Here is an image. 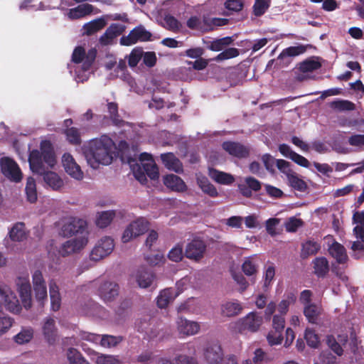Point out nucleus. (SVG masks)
<instances>
[{
    "label": "nucleus",
    "mask_w": 364,
    "mask_h": 364,
    "mask_svg": "<svg viewBox=\"0 0 364 364\" xmlns=\"http://www.w3.org/2000/svg\"><path fill=\"white\" fill-rule=\"evenodd\" d=\"M32 282L36 299L43 304L48 299L47 287L41 271L36 269L32 273Z\"/></svg>",
    "instance_id": "15"
},
{
    "label": "nucleus",
    "mask_w": 364,
    "mask_h": 364,
    "mask_svg": "<svg viewBox=\"0 0 364 364\" xmlns=\"http://www.w3.org/2000/svg\"><path fill=\"white\" fill-rule=\"evenodd\" d=\"M65 135L68 141L73 144H77L80 142V136L77 129L74 127L68 128L65 130Z\"/></svg>",
    "instance_id": "59"
},
{
    "label": "nucleus",
    "mask_w": 364,
    "mask_h": 364,
    "mask_svg": "<svg viewBox=\"0 0 364 364\" xmlns=\"http://www.w3.org/2000/svg\"><path fill=\"white\" fill-rule=\"evenodd\" d=\"M326 344L336 355L341 356L343 354V346L346 345L348 341V335L346 333H341L334 335H328L326 336Z\"/></svg>",
    "instance_id": "22"
},
{
    "label": "nucleus",
    "mask_w": 364,
    "mask_h": 364,
    "mask_svg": "<svg viewBox=\"0 0 364 364\" xmlns=\"http://www.w3.org/2000/svg\"><path fill=\"white\" fill-rule=\"evenodd\" d=\"M232 39L231 37H225L217 39L211 42L209 48L213 51H220L223 50L226 46L231 44Z\"/></svg>",
    "instance_id": "52"
},
{
    "label": "nucleus",
    "mask_w": 364,
    "mask_h": 364,
    "mask_svg": "<svg viewBox=\"0 0 364 364\" xmlns=\"http://www.w3.org/2000/svg\"><path fill=\"white\" fill-rule=\"evenodd\" d=\"M164 27L172 31H178L181 28V23L173 16L166 15L163 23Z\"/></svg>",
    "instance_id": "53"
},
{
    "label": "nucleus",
    "mask_w": 364,
    "mask_h": 364,
    "mask_svg": "<svg viewBox=\"0 0 364 364\" xmlns=\"http://www.w3.org/2000/svg\"><path fill=\"white\" fill-rule=\"evenodd\" d=\"M60 234L63 237H85L89 239V232L85 220L75 218L68 217L63 220Z\"/></svg>",
    "instance_id": "6"
},
{
    "label": "nucleus",
    "mask_w": 364,
    "mask_h": 364,
    "mask_svg": "<svg viewBox=\"0 0 364 364\" xmlns=\"http://www.w3.org/2000/svg\"><path fill=\"white\" fill-rule=\"evenodd\" d=\"M1 167L3 174L11 181L18 182L22 178V173L17 164L10 158L4 157L1 160Z\"/></svg>",
    "instance_id": "16"
},
{
    "label": "nucleus",
    "mask_w": 364,
    "mask_h": 364,
    "mask_svg": "<svg viewBox=\"0 0 364 364\" xmlns=\"http://www.w3.org/2000/svg\"><path fill=\"white\" fill-rule=\"evenodd\" d=\"M350 146L361 148L364 146V134H353L348 138Z\"/></svg>",
    "instance_id": "64"
},
{
    "label": "nucleus",
    "mask_w": 364,
    "mask_h": 364,
    "mask_svg": "<svg viewBox=\"0 0 364 364\" xmlns=\"http://www.w3.org/2000/svg\"><path fill=\"white\" fill-rule=\"evenodd\" d=\"M284 225L287 232H294L302 225V221L296 217H291L286 221Z\"/></svg>",
    "instance_id": "58"
},
{
    "label": "nucleus",
    "mask_w": 364,
    "mask_h": 364,
    "mask_svg": "<svg viewBox=\"0 0 364 364\" xmlns=\"http://www.w3.org/2000/svg\"><path fill=\"white\" fill-rule=\"evenodd\" d=\"M143 51L141 49H134L129 56V65L134 67L142 58Z\"/></svg>",
    "instance_id": "62"
},
{
    "label": "nucleus",
    "mask_w": 364,
    "mask_h": 364,
    "mask_svg": "<svg viewBox=\"0 0 364 364\" xmlns=\"http://www.w3.org/2000/svg\"><path fill=\"white\" fill-rule=\"evenodd\" d=\"M223 148L230 155L235 157L242 158L248 155L247 149L239 143L225 141L223 144Z\"/></svg>",
    "instance_id": "24"
},
{
    "label": "nucleus",
    "mask_w": 364,
    "mask_h": 364,
    "mask_svg": "<svg viewBox=\"0 0 364 364\" xmlns=\"http://www.w3.org/2000/svg\"><path fill=\"white\" fill-rule=\"evenodd\" d=\"M88 241L89 239L85 237H75L62 244L59 249V254L66 257L78 252L86 247Z\"/></svg>",
    "instance_id": "13"
},
{
    "label": "nucleus",
    "mask_w": 364,
    "mask_h": 364,
    "mask_svg": "<svg viewBox=\"0 0 364 364\" xmlns=\"http://www.w3.org/2000/svg\"><path fill=\"white\" fill-rule=\"evenodd\" d=\"M271 0H255L252 6L253 14L256 16L263 15L270 6Z\"/></svg>",
    "instance_id": "48"
},
{
    "label": "nucleus",
    "mask_w": 364,
    "mask_h": 364,
    "mask_svg": "<svg viewBox=\"0 0 364 364\" xmlns=\"http://www.w3.org/2000/svg\"><path fill=\"white\" fill-rule=\"evenodd\" d=\"M206 252L205 243L199 239H194L188 242L185 249V256L193 261L200 262Z\"/></svg>",
    "instance_id": "14"
},
{
    "label": "nucleus",
    "mask_w": 364,
    "mask_h": 364,
    "mask_svg": "<svg viewBox=\"0 0 364 364\" xmlns=\"http://www.w3.org/2000/svg\"><path fill=\"white\" fill-rule=\"evenodd\" d=\"M168 258L173 262H179L183 258V248L181 245H177L173 247L168 253Z\"/></svg>",
    "instance_id": "61"
},
{
    "label": "nucleus",
    "mask_w": 364,
    "mask_h": 364,
    "mask_svg": "<svg viewBox=\"0 0 364 364\" xmlns=\"http://www.w3.org/2000/svg\"><path fill=\"white\" fill-rule=\"evenodd\" d=\"M262 324L263 317L260 314L251 311L232 323V328L236 333L246 335L258 332Z\"/></svg>",
    "instance_id": "5"
},
{
    "label": "nucleus",
    "mask_w": 364,
    "mask_h": 364,
    "mask_svg": "<svg viewBox=\"0 0 364 364\" xmlns=\"http://www.w3.org/2000/svg\"><path fill=\"white\" fill-rule=\"evenodd\" d=\"M66 358L69 364H90L80 352L74 348H69L67 350Z\"/></svg>",
    "instance_id": "39"
},
{
    "label": "nucleus",
    "mask_w": 364,
    "mask_h": 364,
    "mask_svg": "<svg viewBox=\"0 0 364 364\" xmlns=\"http://www.w3.org/2000/svg\"><path fill=\"white\" fill-rule=\"evenodd\" d=\"M122 341V337L109 335H101L99 345L104 348H112L116 346Z\"/></svg>",
    "instance_id": "49"
},
{
    "label": "nucleus",
    "mask_w": 364,
    "mask_h": 364,
    "mask_svg": "<svg viewBox=\"0 0 364 364\" xmlns=\"http://www.w3.org/2000/svg\"><path fill=\"white\" fill-rule=\"evenodd\" d=\"M154 275L146 269H139L135 274V280L140 288H148L151 287L154 280Z\"/></svg>",
    "instance_id": "25"
},
{
    "label": "nucleus",
    "mask_w": 364,
    "mask_h": 364,
    "mask_svg": "<svg viewBox=\"0 0 364 364\" xmlns=\"http://www.w3.org/2000/svg\"><path fill=\"white\" fill-rule=\"evenodd\" d=\"M331 108L338 111H350L355 109V105L343 100H334L330 103Z\"/></svg>",
    "instance_id": "47"
},
{
    "label": "nucleus",
    "mask_w": 364,
    "mask_h": 364,
    "mask_svg": "<svg viewBox=\"0 0 364 364\" xmlns=\"http://www.w3.org/2000/svg\"><path fill=\"white\" fill-rule=\"evenodd\" d=\"M296 300V295L294 291H289L284 294L283 299L279 303L277 309L280 314L286 315L289 308L294 304Z\"/></svg>",
    "instance_id": "36"
},
{
    "label": "nucleus",
    "mask_w": 364,
    "mask_h": 364,
    "mask_svg": "<svg viewBox=\"0 0 364 364\" xmlns=\"http://www.w3.org/2000/svg\"><path fill=\"white\" fill-rule=\"evenodd\" d=\"M161 160L164 166L169 170L176 172L182 171V164L180 161L171 153L161 154Z\"/></svg>",
    "instance_id": "32"
},
{
    "label": "nucleus",
    "mask_w": 364,
    "mask_h": 364,
    "mask_svg": "<svg viewBox=\"0 0 364 364\" xmlns=\"http://www.w3.org/2000/svg\"><path fill=\"white\" fill-rule=\"evenodd\" d=\"M320 249V245L314 241H307L303 244L302 255L307 257L316 254Z\"/></svg>",
    "instance_id": "55"
},
{
    "label": "nucleus",
    "mask_w": 364,
    "mask_h": 364,
    "mask_svg": "<svg viewBox=\"0 0 364 364\" xmlns=\"http://www.w3.org/2000/svg\"><path fill=\"white\" fill-rule=\"evenodd\" d=\"M16 285L19 293L22 305L25 309H29L32 305L31 288L28 275H19L16 279Z\"/></svg>",
    "instance_id": "11"
},
{
    "label": "nucleus",
    "mask_w": 364,
    "mask_h": 364,
    "mask_svg": "<svg viewBox=\"0 0 364 364\" xmlns=\"http://www.w3.org/2000/svg\"><path fill=\"white\" fill-rule=\"evenodd\" d=\"M25 190L28 200L31 203L36 202L37 200L36 185L33 178H28Z\"/></svg>",
    "instance_id": "46"
},
{
    "label": "nucleus",
    "mask_w": 364,
    "mask_h": 364,
    "mask_svg": "<svg viewBox=\"0 0 364 364\" xmlns=\"http://www.w3.org/2000/svg\"><path fill=\"white\" fill-rule=\"evenodd\" d=\"M0 297L8 311L14 314H18L21 312V306L16 294L8 285L2 282H0Z\"/></svg>",
    "instance_id": "8"
},
{
    "label": "nucleus",
    "mask_w": 364,
    "mask_h": 364,
    "mask_svg": "<svg viewBox=\"0 0 364 364\" xmlns=\"http://www.w3.org/2000/svg\"><path fill=\"white\" fill-rule=\"evenodd\" d=\"M151 34L144 27L139 26L134 28L128 36L120 38V43L123 46H131L138 41L150 40Z\"/></svg>",
    "instance_id": "17"
},
{
    "label": "nucleus",
    "mask_w": 364,
    "mask_h": 364,
    "mask_svg": "<svg viewBox=\"0 0 364 364\" xmlns=\"http://www.w3.org/2000/svg\"><path fill=\"white\" fill-rule=\"evenodd\" d=\"M304 52L305 48L303 46H291L283 50L278 58L283 59L285 57H295Z\"/></svg>",
    "instance_id": "51"
},
{
    "label": "nucleus",
    "mask_w": 364,
    "mask_h": 364,
    "mask_svg": "<svg viewBox=\"0 0 364 364\" xmlns=\"http://www.w3.org/2000/svg\"><path fill=\"white\" fill-rule=\"evenodd\" d=\"M267 340L270 346L279 345L283 340L282 332L272 330L267 334Z\"/></svg>",
    "instance_id": "57"
},
{
    "label": "nucleus",
    "mask_w": 364,
    "mask_h": 364,
    "mask_svg": "<svg viewBox=\"0 0 364 364\" xmlns=\"http://www.w3.org/2000/svg\"><path fill=\"white\" fill-rule=\"evenodd\" d=\"M81 347L96 364H124L117 356L100 354L94 350L87 348L85 344H82Z\"/></svg>",
    "instance_id": "18"
},
{
    "label": "nucleus",
    "mask_w": 364,
    "mask_h": 364,
    "mask_svg": "<svg viewBox=\"0 0 364 364\" xmlns=\"http://www.w3.org/2000/svg\"><path fill=\"white\" fill-rule=\"evenodd\" d=\"M304 338L307 345L313 348L319 347L321 341L319 336L316 333L315 330L311 328H307L304 332Z\"/></svg>",
    "instance_id": "40"
},
{
    "label": "nucleus",
    "mask_w": 364,
    "mask_h": 364,
    "mask_svg": "<svg viewBox=\"0 0 364 364\" xmlns=\"http://www.w3.org/2000/svg\"><path fill=\"white\" fill-rule=\"evenodd\" d=\"M33 336V331L31 328H23L14 337V341L18 344L28 343Z\"/></svg>",
    "instance_id": "45"
},
{
    "label": "nucleus",
    "mask_w": 364,
    "mask_h": 364,
    "mask_svg": "<svg viewBox=\"0 0 364 364\" xmlns=\"http://www.w3.org/2000/svg\"><path fill=\"white\" fill-rule=\"evenodd\" d=\"M28 161L31 171L42 175L44 182L49 188L58 191L63 187L64 182L61 177L55 172L47 171L57 164L55 154L50 141H42L40 150L31 151Z\"/></svg>",
    "instance_id": "1"
},
{
    "label": "nucleus",
    "mask_w": 364,
    "mask_h": 364,
    "mask_svg": "<svg viewBox=\"0 0 364 364\" xmlns=\"http://www.w3.org/2000/svg\"><path fill=\"white\" fill-rule=\"evenodd\" d=\"M321 65L317 59L310 58L302 63L299 65V70L302 73H308L316 70L321 68Z\"/></svg>",
    "instance_id": "41"
},
{
    "label": "nucleus",
    "mask_w": 364,
    "mask_h": 364,
    "mask_svg": "<svg viewBox=\"0 0 364 364\" xmlns=\"http://www.w3.org/2000/svg\"><path fill=\"white\" fill-rule=\"evenodd\" d=\"M98 294L104 301H112L119 294V285L114 282L105 281L100 286Z\"/></svg>",
    "instance_id": "20"
},
{
    "label": "nucleus",
    "mask_w": 364,
    "mask_h": 364,
    "mask_svg": "<svg viewBox=\"0 0 364 364\" xmlns=\"http://www.w3.org/2000/svg\"><path fill=\"white\" fill-rule=\"evenodd\" d=\"M204 358L208 364H237L236 356L223 357V350L218 342L208 344L204 350Z\"/></svg>",
    "instance_id": "7"
},
{
    "label": "nucleus",
    "mask_w": 364,
    "mask_h": 364,
    "mask_svg": "<svg viewBox=\"0 0 364 364\" xmlns=\"http://www.w3.org/2000/svg\"><path fill=\"white\" fill-rule=\"evenodd\" d=\"M164 183L169 189L181 192L184 191L186 186L183 181L176 175L169 174L164 177Z\"/></svg>",
    "instance_id": "26"
},
{
    "label": "nucleus",
    "mask_w": 364,
    "mask_h": 364,
    "mask_svg": "<svg viewBox=\"0 0 364 364\" xmlns=\"http://www.w3.org/2000/svg\"><path fill=\"white\" fill-rule=\"evenodd\" d=\"M178 333L181 336H191L197 334L200 329L199 323L184 318H178L176 321Z\"/></svg>",
    "instance_id": "19"
},
{
    "label": "nucleus",
    "mask_w": 364,
    "mask_h": 364,
    "mask_svg": "<svg viewBox=\"0 0 364 364\" xmlns=\"http://www.w3.org/2000/svg\"><path fill=\"white\" fill-rule=\"evenodd\" d=\"M49 294L52 310L54 311L59 310L61 305V296L59 287L54 280H50L49 282Z\"/></svg>",
    "instance_id": "30"
},
{
    "label": "nucleus",
    "mask_w": 364,
    "mask_h": 364,
    "mask_svg": "<svg viewBox=\"0 0 364 364\" xmlns=\"http://www.w3.org/2000/svg\"><path fill=\"white\" fill-rule=\"evenodd\" d=\"M97 50L90 48L87 51L82 46L76 47L72 55V63L69 65L70 72L75 73V80L77 82L86 81L91 73V66L96 58Z\"/></svg>",
    "instance_id": "3"
},
{
    "label": "nucleus",
    "mask_w": 364,
    "mask_h": 364,
    "mask_svg": "<svg viewBox=\"0 0 364 364\" xmlns=\"http://www.w3.org/2000/svg\"><path fill=\"white\" fill-rule=\"evenodd\" d=\"M243 309L242 304L237 300L225 301L221 305V314L224 316L232 317L240 314Z\"/></svg>",
    "instance_id": "23"
},
{
    "label": "nucleus",
    "mask_w": 364,
    "mask_h": 364,
    "mask_svg": "<svg viewBox=\"0 0 364 364\" xmlns=\"http://www.w3.org/2000/svg\"><path fill=\"white\" fill-rule=\"evenodd\" d=\"M315 274L318 277H323L328 271V262L325 257H317L314 261Z\"/></svg>",
    "instance_id": "44"
},
{
    "label": "nucleus",
    "mask_w": 364,
    "mask_h": 364,
    "mask_svg": "<svg viewBox=\"0 0 364 364\" xmlns=\"http://www.w3.org/2000/svg\"><path fill=\"white\" fill-rule=\"evenodd\" d=\"M353 220L357 224L353 231L356 237L364 242V213H356L353 215Z\"/></svg>",
    "instance_id": "42"
},
{
    "label": "nucleus",
    "mask_w": 364,
    "mask_h": 364,
    "mask_svg": "<svg viewBox=\"0 0 364 364\" xmlns=\"http://www.w3.org/2000/svg\"><path fill=\"white\" fill-rule=\"evenodd\" d=\"M15 323V319L7 315L0 316V338L9 332Z\"/></svg>",
    "instance_id": "43"
},
{
    "label": "nucleus",
    "mask_w": 364,
    "mask_h": 364,
    "mask_svg": "<svg viewBox=\"0 0 364 364\" xmlns=\"http://www.w3.org/2000/svg\"><path fill=\"white\" fill-rule=\"evenodd\" d=\"M173 364H198L195 358L185 354H177L173 358Z\"/></svg>",
    "instance_id": "60"
},
{
    "label": "nucleus",
    "mask_w": 364,
    "mask_h": 364,
    "mask_svg": "<svg viewBox=\"0 0 364 364\" xmlns=\"http://www.w3.org/2000/svg\"><path fill=\"white\" fill-rule=\"evenodd\" d=\"M42 332L45 340L50 345L55 343L58 339V331L55 321L51 317L46 318L42 323Z\"/></svg>",
    "instance_id": "21"
},
{
    "label": "nucleus",
    "mask_w": 364,
    "mask_h": 364,
    "mask_svg": "<svg viewBox=\"0 0 364 364\" xmlns=\"http://www.w3.org/2000/svg\"><path fill=\"white\" fill-rule=\"evenodd\" d=\"M125 29V26L120 23H112L107 28V34H110L114 36V38H117L119 35H121Z\"/></svg>",
    "instance_id": "63"
},
{
    "label": "nucleus",
    "mask_w": 364,
    "mask_h": 364,
    "mask_svg": "<svg viewBox=\"0 0 364 364\" xmlns=\"http://www.w3.org/2000/svg\"><path fill=\"white\" fill-rule=\"evenodd\" d=\"M287 178L289 185L294 189L299 191H303L306 189V183L302 179H301L295 173L293 172L292 173L289 174Z\"/></svg>",
    "instance_id": "50"
},
{
    "label": "nucleus",
    "mask_w": 364,
    "mask_h": 364,
    "mask_svg": "<svg viewBox=\"0 0 364 364\" xmlns=\"http://www.w3.org/2000/svg\"><path fill=\"white\" fill-rule=\"evenodd\" d=\"M149 227L148 221L144 218H139L130 223L125 228L122 236L124 243L131 241L132 239L144 234Z\"/></svg>",
    "instance_id": "10"
},
{
    "label": "nucleus",
    "mask_w": 364,
    "mask_h": 364,
    "mask_svg": "<svg viewBox=\"0 0 364 364\" xmlns=\"http://www.w3.org/2000/svg\"><path fill=\"white\" fill-rule=\"evenodd\" d=\"M9 237L14 242L23 241L26 237L24 224L16 223L9 231Z\"/></svg>",
    "instance_id": "37"
},
{
    "label": "nucleus",
    "mask_w": 364,
    "mask_h": 364,
    "mask_svg": "<svg viewBox=\"0 0 364 364\" xmlns=\"http://www.w3.org/2000/svg\"><path fill=\"white\" fill-rule=\"evenodd\" d=\"M208 174L209 176L216 183L223 185H230L235 181L233 176L231 174L220 171L215 168H209Z\"/></svg>",
    "instance_id": "31"
},
{
    "label": "nucleus",
    "mask_w": 364,
    "mask_h": 364,
    "mask_svg": "<svg viewBox=\"0 0 364 364\" xmlns=\"http://www.w3.org/2000/svg\"><path fill=\"white\" fill-rule=\"evenodd\" d=\"M61 164L65 171L71 178L81 181L84 178V173L80 165L70 153H64L61 157Z\"/></svg>",
    "instance_id": "12"
},
{
    "label": "nucleus",
    "mask_w": 364,
    "mask_h": 364,
    "mask_svg": "<svg viewBox=\"0 0 364 364\" xmlns=\"http://www.w3.org/2000/svg\"><path fill=\"white\" fill-rule=\"evenodd\" d=\"M321 313V306L315 303L304 307V314L310 323H315Z\"/></svg>",
    "instance_id": "38"
},
{
    "label": "nucleus",
    "mask_w": 364,
    "mask_h": 364,
    "mask_svg": "<svg viewBox=\"0 0 364 364\" xmlns=\"http://www.w3.org/2000/svg\"><path fill=\"white\" fill-rule=\"evenodd\" d=\"M94 6L89 4H82L68 11V16L70 19H78L91 14Z\"/></svg>",
    "instance_id": "29"
},
{
    "label": "nucleus",
    "mask_w": 364,
    "mask_h": 364,
    "mask_svg": "<svg viewBox=\"0 0 364 364\" xmlns=\"http://www.w3.org/2000/svg\"><path fill=\"white\" fill-rule=\"evenodd\" d=\"M114 144L112 139L104 135L92 139L83 147V154L87 164L93 168L101 165H109L112 161Z\"/></svg>",
    "instance_id": "2"
},
{
    "label": "nucleus",
    "mask_w": 364,
    "mask_h": 364,
    "mask_svg": "<svg viewBox=\"0 0 364 364\" xmlns=\"http://www.w3.org/2000/svg\"><path fill=\"white\" fill-rule=\"evenodd\" d=\"M117 210H110L97 212L96 214L95 224L100 228L109 226L117 215Z\"/></svg>",
    "instance_id": "28"
},
{
    "label": "nucleus",
    "mask_w": 364,
    "mask_h": 364,
    "mask_svg": "<svg viewBox=\"0 0 364 364\" xmlns=\"http://www.w3.org/2000/svg\"><path fill=\"white\" fill-rule=\"evenodd\" d=\"M259 265V259L256 255H253L245 259L242 269L247 276H252L257 272Z\"/></svg>",
    "instance_id": "33"
},
{
    "label": "nucleus",
    "mask_w": 364,
    "mask_h": 364,
    "mask_svg": "<svg viewBox=\"0 0 364 364\" xmlns=\"http://www.w3.org/2000/svg\"><path fill=\"white\" fill-rule=\"evenodd\" d=\"M114 247V240L110 237L100 238L92 248L90 258L94 262H98L109 255Z\"/></svg>",
    "instance_id": "9"
},
{
    "label": "nucleus",
    "mask_w": 364,
    "mask_h": 364,
    "mask_svg": "<svg viewBox=\"0 0 364 364\" xmlns=\"http://www.w3.org/2000/svg\"><path fill=\"white\" fill-rule=\"evenodd\" d=\"M107 24L106 18L104 16L97 18L95 20H92L87 23H85L83 26L84 33L87 35H91L95 33V32L103 28Z\"/></svg>",
    "instance_id": "34"
},
{
    "label": "nucleus",
    "mask_w": 364,
    "mask_h": 364,
    "mask_svg": "<svg viewBox=\"0 0 364 364\" xmlns=\"http://www.w3.org/2000/svg\"><path fill=\"white\" fill-rule=\"evenodd\" d=\"M141 167L138 164H134V160L129 159L128 163L133 173L141 183L146 181V174L152 180L159 178V173L152 156L147 153H142L139 156Z\"/></svg>",
    "instance_id": "4"
},
{
    "label": "nucleus",
    "mask_w": 364,
    "mask_h": 364,
    "mask_svg": "<svg viewBox=\"0 0 364 364\" xmlns=\"http://www.w3.org/2000/svg\"><path fill=\"white\" fill-rule=\"evenodd\" d=\"M176 297L173 289H165L161 291L156 297V304L161 309L166 308Z\"/></svg>",
    "instance_id": "35"
},
{
    "label": "nucleus",
    "mask_w": 364,
    "mask_h": 364,
    "mask_svg": "<svg viewBox=\"0 0 364 364\" xmlns=\"http://www.w3.org/2000/svg\"><path fill=\"white\" fill-rule=\"evenodd\" d=\"M239 55V50L235 48H230L225 49L224 51L219 53L214 60L216 61H221L228 60L237 57Z\"/></svg>",
    "instance_id": "56"
},
{
    "label": "nucleus",
    "mask_w": 364,
    "mask_h": 364,
    "mask_svg": "<svg viewBox=\"0 0 364 364\" xmlns=\"http://www.w3.org/2000/svg\"><path fill=\"white\" fill-rule=\"evenodd\" d=\"M328 252L337 263L345 264L348 260L346 249L337 242H333L328 247Z\"/></svg>",
    "instance_id": "27"
},
{
    "label": "nucleus",
    "mask_w": 364,
    "mask_h": 364,
    "mask_svg": "<svg viewBox=\"0 0 364 364\" xmlns=\"http://www.w3.org/2000/svg\"><path fill=\"white\" fill-rule=\"evenodd\" d=\"M252 361L255 364H263L269 363L272 358L262 348H257L254 352Z\"/></svg>",
    "instance_id": "54"
}]
</instances>
